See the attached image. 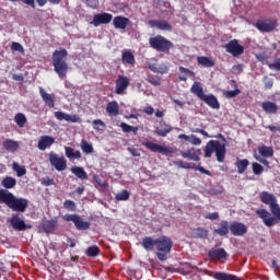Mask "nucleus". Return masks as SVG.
I'll use <instances>...</instances> for the list:
<instances>
[{
	"label": "nucleus",
	"instance_id": "obj_26",
	"mask_svg": "<svg viewBox=\"0 0 280 280\" xmlns=\"http://www.w3.org/2000/svg\"><path fill=\"white\" fill-rule=\"evenodd\" d=\"M212 279L215 280H242L240 277L232 275V273H226L222 271H214L210 275Z\"/></svg>",
	"mask_w": 280,
	"mask_h": 280
},
{
	"label": "nucleus",
	"instance_id": "obj_8",
	"mask_svg": "<svg viewBox=\"0 0 280 280\" xmlns=\"http://www.w3.org/2000/svg\"><path fill=\"white\" fill-rule=\"evenodd\" d=\"M143 145L151 152H159L160 154H165V156H168V154H175L176 152V148L174 147H165V145L156 144L152 141H147L143 143Z\"/></svg>",
	"mask_w": 280,
	"mask_h": 280
},
{
	"label": "nucleus",
	"instance_id": "obj_46",
	"mask_svg": "<svg viewBox=\"0 0 280 280\" xmlns=\"http://www.w3.org/2000/svg\"><path fill=\"white\" fill-rule=\"evenodd\" d=\"M81 150L84 154H93V144L83 139L81 141Z\"/></svg>",
	"mask_w": 280,
	"mask_h": 280
},
{
	"label": "nucleus",
	"instance_id": "obj_53",
	"mask_svg": "<svg viewBox=\"0 0 280 280\" xmlns=\"http://www.w3.org/2000/svg\"><path fill=\"white\" fill-rule=\"evenodd\" d=\"M252 170H253V172H254V174H255L256 176H259L260 174L264 173V166H261V164H259V163H257V162H254V163L252 164Z\"/></svg>",
	"mask_w": 280,
	"mask_h": 280
},
{
	"label": "nucleus",
	"instance_id": "obj_9",
	"mask_svg": "<svg viewBox=\"0 0 280 280\" xmlns=\"http://www.w3.org/2000/svg\"><path fill=\"white\" fill-rule=\"evenodd\" d=\"M255 27L257 28L258 32L270 34V32H275V30H277V20L275 19L258 20L255 24Z\"/></svg>",
	"mask_w": 280,
	"mask_h": 280
},
{
	"label": "nucleus",
	"instance_id": "obj_2",
	"mask_svg": "<svg viewBox=\"0 0 280 280\" xmlns=\"http://www.w3.org/2000/svg\"><path fill=\"white\" fill-rule=\"evenodd\" d=\"M0 202L7 205L12 211L18 213H25L30 201L25 198H16L14 194L10 192L7 189H0Z\"/></svg>",
	"mask_w": 280,
	"mask_h": 280
},
{
	"label": "nucleus",
	"instance_id": "obj_34",
	"mask_svg": "<svg viewBox=\"0 0 280 280\" xmlns=\"http://www.w3.org/2000/svg\"><path fill=\"white\" fill-rule=\"evenodd\" d=\"M257 150L262 159H272L275 156V149L272 147L260 145Z\"/></svg>",
	"mask_w": 280,
	"mask_h": 280
},
{
	"label": "nucleus",
	"instance_id": "obj_55",
	"mask_svg": "<svg viewBox=\"0 0 280 280\" xmlns=\"http://www.w3.org/2000/svg\"><path fill=\"white\" fill-rule=\"evenodd\" d=\"M268 68L271 71H280V57L276 58L272 63H268Z\"/></svg>",
	"mask_w": 280,
	"mask_h": 280
},
{
	"label": "nucleus",
	"instance_id": "obj_49",
	"mask_svg": "<svg viewBox=\"0 0 280 280\" xmlns=\"http://www.w3.org/2000/svg\"><path fill=\"white\" fill-rule=\"evenodd\" d=\"M115 199L118 200V201L130 200V192L128 190H122L121 192H118L115 196Z\"/></svg>",
	"mask_w": 280,
	"mask_h": 280
},
{
	"label": "nucleus",
	"instance_id": "obj_37",
	"mask_svg": "<svg viewBox=\"0 0 280 280\" xmlns=\"http://www.w3.org/2000/svg\"><path fill=\"white\" fill-rule=\"evenodd\" d=\"M261 108L262 110H265V113H269V114H276L279 110V107L277 106V104L270 101L262 102Z\"/></svg>",
	"mask_w": 280,
	"mask_h": 280
},
{
	"label": "nucleus",
	"instance_id": "obj_58",
	"mask_svg": "<svg viewBox=\"0 0 280 280\" xmlns=\"http://www.w3.org/2000/svg\"><path fill=\"white\" fill-rule=\"evenodd\" d=\"M156 73H161L162 75L165 73H170V67H167V65L162 63L160 66H158V70H155Z\"/></svg>",
	"mask_w": 280,
	"mask_h": 280
},
{
	"label": "nucleus",
	"instance_id": "obj_20",
	"mask_svg": "<svg viewBox=\"0 0 280 280\" xmlns=\"http://www.w3.org/2000/svg\"><path fill=\"white\" fill-rule=\"evenodd\" d=\"M150 27H156L161 32H172V24L165 20H150Z\"/></svg>",
	"mask_w": 280,
	"mask_h": 280
},
{
	"label": "nucleus",
	"instance_id": "obj_3",
	"mask_svg": "<svg viewBox=\"0 0 280 280\" xmlns=\"http://www.w3.org/2000/svg\"><path fill=\"white\" fill-rule=\"evenodd\" d=\"M67 56H69L67 49L55 50L52 52L54 71L60 80H65L67 78V73H69V63L65 60Z\"/></svg>",
	"mask_w": 280,
	"mask_h": 280
},
{
	"label": "nucleus",
	"instance_id": "obj_23",
	"mask_svg": "<svg viewBox=\"0 0 280 280\" xmlns=\"http://www.w3.org/2000/svg\"><path fill=\"white\" fill-rule=\"evenodd\" d=\"M113 23L116 30H126L132 22L124 15H117L114 18Z\"/></svg>",
	"mask_w": 280,
	"mask_h": 280
},
{
	"label": "nucleus",
	"instance_id": "obj_40",
	"mask_svg": "<svg viewBox=\"0 0 280 280\" xmlns=\"http://www.w3.org/2000/svg\"><path fill=\"white\" fill-rule=\"evenodd\" d=\"M192 237H196L197 240H207V237H209V231L205 228H197L192 230Z\"/></svg>",
	"mask_w": 280,
	"mask_h": 280
},
{
	"label": "nucleus",
	"instance_id": "obj_7",
	"mask_svg": "<svg viewBox=\"0 0 280 280\" xmlns=\"http://www.w3.org/2000/svg\"><path fill=\"white\" fill-rule=\"evenodd\" d=\"M63 222H73L77 231H89L91 222L84 221L82 217L77 213L62 215Z\"/></svg>",
	"mask_w": 280,
	"mask_h": 280
},
{
	"label": "nucleus",
	"instance_id": "obj_30",
	"mask_svg": "<svg viewBox=\"0 0 280 280\" xmlns=\"http://www.w3.org/2000/svg\"><path fill=\"white\" fill-rule=\"evenodd\" d=\"M229 231H231L229 221H221L219 228L214 230V234L220 235V237H226V235H229Z\"/></svg>",
	"mask_w": 280,
	"mask_h": 280
},
{
	"label": "nucleus",
	"instance_id": "obj_19",
	"mask_svg": "<svg viewBox=\"0 0 280 280\" xmlns=\"http://www.w3.org/2000/svg\"><path fill=\"white\" fill-rule=\"evenodd\" d=\"M128 86H130V79L126 75H118V79L116 80V95H124Z\"/></svg>",
	"mask_w": 280,
	"mask_h": 280
},
{
	"label": "nucleus",
	"instance_id": "obj_61",
	"mask_svg": "<svg viewBox=\"0 0 280 280\" xmlns=\"http://www.w3.org/2000/svg\"><path fill=\"white\" fill-rule=\"evenodd\" d=\"M188 142L191 143V145H200L202 143V140L200 138L191 135Z\"/></svg>",
	"mask_w": 280,
	"mask_h": 280
},
{
	"label": "nucleus",
	"instance_id": "obj_29",
	"mask_svg": "<svg viewBox=\"0 0 280 280\" xmlns=\"http://www.w3.org/2000/svg\"><path fill=\"white\" fill-rule=\"evenodd\" d=\"M141 246L144 250L150 253L156 247V238L154 240L152 236H145L142 238Z\"/></svg>",
	"mask_w": 280,
	"mask_h": 280
},
{
	"label": "nucleus",
	"instance_id": "obj_32",
	"mask_svg": "<svg viewBox=\"0 0 280 280\" xmlns=\"http://www.w3.org/2000/svg\"><path fill=\"white\" fill-rule=\"evenodd\" d=\"M70 172L77 176V178H80V180H89V174L86 171H84V167L82 166H72L70 168Z\"/></svg>",
	"mask_w": 280,
	"mask_h": 280
},
{
	"label": "nucleus",
	"instance_id": "obj_44",
	"mask_svg": "<svg viewBox=\"0 0 280 280\" xmlns=\"http://www.w3.org/2000/svg\"><path fill=\"white\" fill-rule=\"evenodd\" d=\"M93 129L96 130V132H104L106 128V122L102 119H95L92 121Z\"/></svg>",
	"mask_w": 280,
	"mask_h": 280
},
{
	"label": "nucleus",
	"instance_id": "obj_50",
	"mask_svg": "<svg viewBox=\"0 0 280 280\" xmlns=\"http://www.w3.org/2000/svg\"><path fill=\"white\" fill-rule=\"evenodd\" d=\"M240 93H242V91H240V89H235L233 91H224L223 95L226 97V100H233V97H237Z\"/></svg>",
	"mask_w": 280,
	"mask_h": 280
},
{
	"label": "nucleus",
	"instance_id": "obj_28",
	"mask_svg": "<svg viewBox=\"0 0 280 280\" xmlns=\"http://www.w3.org/2000/svg\"><path fill=\"white\" fill-rule=\"evenodd\" d=\"M201 102H205V104H207L208 106H210V108H213L214 110H218L220 108V102L213 94H205L201 98Z\"/></svg>",
	"mask_w": 280,
	"mask_h": 280
},
{
	"label": "nucleus",
	"instance_id": "obj_62",
	"mask_svg": "<svg viewBox=\"0 0 280 280\" xmlns=\"http://www.w3.org/2000/svg\"><path fill=\"white\" fill-rule=\"evenodd\" d=\"M42 185H44V187H51V185H56V180H54V178L46 177L42 180Z\"/></svg>",
	"mask_w": 280,
	"mask_h": 280
},
{
	"label": "nucleus",
	"instance_id": "obj_57",
	"mask_svg": "<svg viewBox=\"0 0 280 280\" xmlns=\"http://www.w3.org/2000/svg\"><path fill=\"white\" fill-rule=\"evenodd\" d=\"M11 49L12 51H20V54H23L25 51V49L23 48V45H21V43H18V42H13L11 44Z\"/></svg>",
	"mask_w": 280,
	"mask_h": 280
},
{
	"label": "nucleus",
	"instance_id": "obj_6",
	"mask_svg": "<svg viewBox=\"0 0 280 280\" xmlns=\"http://www.w3.org/2000/svg\"><path fill=\"white\" fill-rule=\"evenodd\" d=\"M149 45L151 49H154L155 51H160L162 54H170V50L174 49V43L165 38L163 35L150 37Z\"/></svg>",
	"mask_w": 280,
	"mask_h": 280
},
{
	"label": "nucleus",
	"instance_id": "obj_31",
	"mask_svg": "<svg viewBox=\"0 0 280 280\" xmlns=\"http://www.w3.org/2000/svg\"><path fill=\"white\" fill-rule=\"evenodd\" d=\"M197 62L199 67H205L206 69H211V67H215V60L211 57L199 56L197 57Z\"/></svg>",
	"mask_w": 280,
	"mask_h": 280
},
{
	"label": "nucleus",
	"instance_id": "obj_45",
	"mask_svg": "<svg viewBox=\"0 0 280 280\" xmlns=\"http://www.w3.org/2000/svg\"><path fill=\"white\" fill-rule=\"evenodd\" d=\"M12 167H13V172H16V176H19V178L27 174V170L25 168V166H21L16 162L13 163Z\"/></svg>",
	"mask_w": 280,
	"mask_h": 280
},
{
	"label": "nucleus",
	"instance_id": "obj_38",
	"mask_svg": "<svg viewBox=\"0 0 280 280\" xmlns=\"http://www.w3.org/2000/svg\"><path fill=\"white\" fill-rule=\"evenodd\" d=\"M1 186L8 191V189H14L16 187V178L12 176H5L2 182Z\"/></svg>",
	"mask_w": 280,
	"mask_h": 280
},
{
	"label": "nucleus",
	"instance_id": "obj_21",
	"mask_svg": "<svg viewBox=\"0 0 280 280\" xmlns=\"http://www.w3.org/2000/svg\"><path fill=\"white\" fill-rule=\"evenodd\" d=\"M54 143H56V138L51 136H42L37 142V148L42 152H45V150H47V148H51Z\"/></svg>",
	"mask_w": 280,
	"mask_h": 280
},
{
	"label": "nucleus",
	"instance_id": "obj_33",
	"mask_svg": "<svg viewBox=\"0 0 280 280\" xmlns=\"http://www.w3.org/2000/svg\"><path fill=\"white\" fill-rule=\"evenodd\" d=\"M106 113L109 117H117L119 115V103L117 101H112L106 106Z\"/></svg>",
	"mask_w": 280,
	"mask_h": 280
},
{
	"label": "nucleus",
	"instance_id": "obj_12",
	"mask_svg": "<svg viewBox=\"0 0 280 280\" xmlns=\"http://www.w3.org/2000/svg\"><path fill=\"white\" fill-rule=\"evenodd\" d=\"M225 51L231 54L234 58L237 56H242L244 54V46L240 45V40L231 39L228 44H225Z\"/></svg>",
	"mask_w": 280,
	"mask_h": 280
},
{
	"label": "nucleus",
	"instance_id": "obj_36",
	"mask_svg": "<svg viewBox=\"0 0 280 280\" xmlns=\"http://www.w3.org/2000/svg\"><path fill=\"white\" fill-rule=\"evenodd\" d=\"M248 165H250L248 159H237L235 162V167L240 174H244L248 170Z\"/></svg>",
	"mask_w": 280,
	"mask_h": 280
},
{
	"label": "nucleus",
	"instance_id": "obj_64",
	"mask_svg": "<svg viewBox=\"0 0 280 280\" xmlns=\"http://www.w3.org/2000/svg\"><path fill=\"white\" fill-rule=\"evenodd\" d=\"M66 244H67V246H70V248H75V244H78V240L71 238L68 236L66 238Z\"/></svg>",
	"mask_w": 280,
	"mask_h": 280
},
{
	"label": "nucleus",
	"instance_id": "obj_11",
	"mask_svg": "<svg viewBox=\"0 0 280 280\" xmlns=\"http://www.w3.org/2000/svg\"><path fill=\"white\" fill-rule=\"evenodd\" d=\"M173 165L176 167H179L182 170H195L196 172H200L201 174H206V176H211V171L206 170L202 167V165H196V164H190L189 162H184L183 160H178L173 162Z\"/></svg>",
	"mask_w": 280,
	"mask_h": 280
},
{
	"label": "nucleus",
	"instance_id": "obj_5",
	"mask_svg": "<svg viewBox=\"0 0 280 280\" xmlns=\"http://www.w3.org/2000/svg\"><path fill=\"white\" fill-rule=\"evenodd\" d=\"M174 246V242L170 236H160L155 238V249L158 250L155 253L159 261H167V255L172 253V248Z\"/></svg>",
	"mask_w": 280,
	"mask_h": 280
},
{
	"label": "nucleus",
	"instance_id": "obj_25",
	"mask_svg": "<svg viewBox=\"0 0 280 280\" xmlns=\"http://www.w3.org/2000/svg\"><path fill=\"white\" fill-rule=\"evenodd\" d=\"M121 62L125 65V67H133L137 61L132 51L128 49L122 50Z\"/></svg>",
	"mask_w": 280,
	"mask_h": 280
},
{
	"label": "nucleus",
	"instance_id": "obj_18",
	"mask_svg": "<svg viewBox=\"0 0 280 280\" xmlns=\"http://www.w3.org/2000/svg\"><path fill=\"white\" fill-rule=\"evenodd\" d=\"M201 154L202 150L196 148H190L186 151H180V156H183V159H186L187 161H195L196 163L200 161Z\"/></svg>",
	"mask_w": 280,
	"mask_h": 280
},
{
	"label": "nucleus",
	"instance_id": "obj_16",
	"mask_svg": "<svg viewBox=\"0 0 280 280\" xmlns=\"http://www.w3.org/2000/svg\"><path fill=\"white\" fill-rule=\"evenodd\" d=\"M55 117L58 121H70V124H82V118L78 114L71 115L65 112H55Z\"/></svg>",
	"mask_w": 280,
	"mask_h": 280
},
{
	"label": "nucleus",
	"instance_id": "obj_15",
	"mask_svg": "<svg viewBox=\"0 0 280 280\" xmlns=\"http://www.w3.org/2000/svg\"><path fill=\"white\" fill-rule=\"evenodd\" d=\"M110 21H113V14L106 12L97 13L94 14L91 25H94V27H100V25H108Z\"/></svg>",
	"mask_w": 280,
	"mask_h": 280
},
{
	"label": "nucleus",
	"instance_id": "obj_51",
	"mask_svg": "<svg viewBox=\"0 0 280 280\" xmlns=\"http://www.w3.org/2000/svg\"><path fill=\"white\" fill-rule=\"evenodd\" d=\"M61 1L62 0H36L39 8H43V7L47 5V2L51 3V5H60Z\"/></svg>",
	"mask_w": 280,
	"mask_h": 280
},
{
	"label": "nucleus",
	"instance_id": "obj_63",
	"mask_svg": "<svg viewBox=\"0 0 280 280\" xmlns=\"http://www.w3.org/2000/svg\"><path fill=\"white\" fill-rule=\"evenodd\" d=\"M206 220H220V213L218 212H212V213H207L205 214Z\"/></svg>",
	"mask_w": 280,
	"mask_h": 280
},
{
	"label": "nucleus",
	"instance_id": "obj_24",
	"mask_svg": "<svg viewBox=\"0 0 280 280\" xmlns=\"http://www.w3.org/2000/svg\"><path fill=\"white\" fill-rule=\"evenodd\" d=\"M39 94L43 102L46 104V106H48V108H54V106H56V95L46 93L43 88L39 89Z\"/></svg>",
	"mask_w": 280,
	"mask_h": 280
},
{
	"label": "nucleus",
	"instance_id": "obj_60",
	"mask_svg": "<svg viewBox=\"0 0 280 280\" xmlns=\"http://www.w3.org/2000/svg\"><path fill=\"white\" fill-rule=\"evenodd\" d=\"M255 159H256V161H258V163L266 165V167L268 170H270V162L268 160H266V158H261V155H256Z\"/></svg>",
	"mask_w": 280,
	"mask_h": 280
},
{
	"label": "nucleus",
	"instance_id": "obj_52",
	"mask_svg": "<svg viewBox=\"0 0 280 280\" xmlns=\"http://www.w3.org/2000/svg\"><path fill=\"white\" fill-rule=\"evenodd\" d=\"M147 82L153 86H161V78L158 75H149Z\"/></svg>",
	"mask_w": 280,
	"mask_h": 280
},
{
	"label": "nucleus",
	"instance_id": "obj_43",
	"mask_svg": "<svg viewBox=\"0 0 280 280\" xmlns=\"http://www.w3.org/2000/svg\"><path fill=\"white\" fill-rule=\"evenodd\" d=\"M14 121L19 128H25V125L27 124V117H25V114L18 113L14 116Z\"/></svg>",
	"mask_w": 280,
	"mask_h": 280
},
{
	"label": "nucleus",
	"instance_id": "obj_14",
	"mask_svg": "<svg viewBox=\"0 0 280 280\" xmlns=\"http://www.w3.org/2000/svg\"><path fill=\"white\" fill-rule=\"evenodd\" d=\"M172 130H174V128L163 119L154 125V133L158 135V137H167Z\"/></svg>",
	"mask_w": 280,
	"mask_h": 280
},
{
	"label": "nucleus",
	"instance_id": "obj_4",
	"mask_svg": "<svg viewBox=\"0 0 280 280\" xmlns=\"http://www.w3.org/2000/svg\"><path fill=\"white\" fill-rule=\"evenodd\" d=\"M205 159H211L215 152L218 163H224L226 159V145L221 143L220 140H210L207 142L205 149Z\"/></svg>",
	"mask_w": 280,
	"mask_h": 280
},
{
	"label": "nucleus",
	"instance_id": "obj_13",
	"mask_svg": "<svg viewBox=\"0 0 280 280\" xmlns=\"http://www.w3.org/2000/svg\"><path fill=\"white\" fill-rule=\"evenodd\" d=\"M8 222L11 224L14 231H27V229H32V225L26 224L19 214H13L10 219H8Z\"/></svg>",
	"mask_w": 280,
	"mask_h": 280
},
{
	"label": "nucleus",
	"instance_id": "obj_1",
	"mask_svg": "<svg viewBox=\"0 0 280 280\" xmlns=\"http://www.w3.org/2000/svg\"><path fill=\"white\" fill-rule=\"evenodd\" d=\"M260 202L269 205L271 213L266 209H258L256 210V215L262 220L265 226L269 229L277 226L280 222V207L279 203H277V197L268 191H261Z\"/></svg>",
	"mask_w": 280,
	"mask_h": 280
},
{
	"label": "nucleus",
	"instance_id": "obj_47",
	"mask_svg": "<svg viewBox=\"0 0 280 280\" xmlns=\"http://www.w3.org/2000/svg\"><path fill=\"white\" fill-rule=\"evenodd\" d=\"M120 128L122 132H133V135H137V132H139V127L130 126L126 122H121Z\"/></svg>",
	"mask_w": 280,
	"mask_h": 280
},
{
	"label": "nucleus",
	"instance_id": "obj_10",
	"mask_svg": "<svg viewBox=\"0 0 280 280\" xmlns=\"http://www.w3.org/2000/svg\"><path fill=\"white\" fill-rule=\"evenodd\" d=\"M48 160L50 165H52L57 172H65V170H67V159L65 156H59L58 154L50 152Z\"/></svg>",
	"mask_w": 280,
	"mask_h": 280
},
{
	"label": "nucleus",
	"instance_id": "obj_42",
	"mask_svg": "<svg viewBox=\"0 0 280 280\" xmlns=\"http://www.w3.org/2000/svg\"><path fill=\"white\" fill-rule=\"evenodd\" d=\"M65 152L67 159H82V153L80 151L73 150V148L71 147H65Z\"/></svg>",
	"mask_w": 280,
	"mask_h": 280
},
{
	"label": "nucleus",
	"instance_id": "obj_41",
	"mask_svg": "<svg viewBox=\"0 0 280 280\" xmlns=\"http://www.w3.org/2000/svg\"><path fill=\"white\" fill-rule=\"evenodd\" d=\"M178 69H179V72L182 73V75H179L180 82H186L187 77L194 78V75H196V73L194 71L189 70V68H185V67L180 66Z\"/></svg>",
	"mask_w": 280,
	"mask_h": 280
},
{
	"label": "nucleus",
	"instance_id": "obj_48",
	"mask_svg": "<svg viewBox=\"0 0 280 280\" xmlns=\"http://www.w3.org/2000/svg\"><path fill=\"white\" fill-rule=\"evenodd\" d=\"M85 254L88 257H97V255H100V247L97 245H92L88 247Z\"/></svg>",
	"mask_w": 280,
	"mask_h": 280
},
{
	"label": "nucleus",
	"instance_id": "obj_22",
	"mask_svg": "<svg viewBox=\"0 0 280 280\" xmlns=\"http://www.w3.org/2000/svg\"><path fill=\"white\" fill-rule=\"evenodd\" d=\"M208 257L210 259H217L218 261H220V259H228L229 254L226 253L225 248H211L208 252Z\"/></svg>",
	"mask_w": 280,
	"mask_h": 280
},
{
	"label": "nucleus",
	"instance_id": "obj_35",
	"mask_svg": "<svg viewBox=\"0 0 280 280\" xmlns=\"http://www.w3.org/2000/svg\"><path fill=\"white\" fill-rule=\"evenodd\" d=\"M190 93L197 95L200 100L205 97V89H202V83L195 81L190 88Z\"/></svg>",
	"mask_w": 280,
	"mask_h": 280
},
{
	"label": "nucleus",
	"instance_id": "obj_17",
	"mask_svg": "<svg viewBox=\"0 0 280 280\" xmlns=\"http://www.w3.org/2000/svg\"><path fill=\"white\" fill-rule=\"evenodd\" d=\"M230 231L234 237H243L248 233V228L242 222H233L230 224Z\"/></svg>",
	"mask_w": 280,
	"mask_h": 280
},
{
	"label": "nucleus",
	"instance_id": "obj_27",
	"mask_svg": "<svg viewBox=\"0 0 280 280\" xmlns=\"http://www.w3.org/2000/svg\"><path fill=\"white\" fill-rule=\"evenodd\" d=\"M58 226V220H43L42 221V229L45 233H54L56 231V228Z\"/></svg>",
	"mask_w": 280,
	"mask_h": 280
},
{
	"label": "nucleus",
	"instance_id": "obj_59",
	"mask_svg": "<svg viewBox=\"0 0 280 280\" xmlns=\"http://www.w3.org/2000/svg\"><path fill=\"white\" fill-rule=\"evenodd\" d=\"M86 7L92 8V10H97L100 7V1L98 0H85Z\"/></svg>",
	"mask_w": 280,
	"mask_h": 280
},
{
	"label": "nucleus",
	"instance_id": "obj_56",
	"mask_svg": "<svg viewBox=\"0 0 280 280\" xmlns=\"http://www.w3.org/2000/svg\"><path fill=\"white\" fill-rule=\"evenodd\" d=\"M264 83H265V91H270V89L275 86V80L268 77L264 78Z\"/></svg>",
	"mask_w": 280,
	"mask_h": 280
},
{
	"label": "nucleus",
	"instance_id": "obj_39",
	"mask_svg": "<svg viewBox=\"0 0 280 280\" xmlns=\"http://www.w3.org/2000/svg\"><path fill=\"white\" fill-rule=\"evenodd\" d=\"M2 145L7 152H16V150H19V142L14 140L7 139L3 141Z\"/></svg>",
	"mask_w": 280,
	"mask_h": 280
},
{
	"label": "nucleus",
	"instance_id": "obj_54",
	"mask_svg": "<svg viewBox=\"0 0 280 280\" xmlns=\"http://www.w3.org/2000/svg\"><path fill=\"white\" fill-rule=\"evenodd\" d=\"M63 209H67V211H75L77 206L75 202L73 200H66L63 202Z\"/></svg>",
	"mask_w": 280,
	"mask_h": 280
}]
</instances>
